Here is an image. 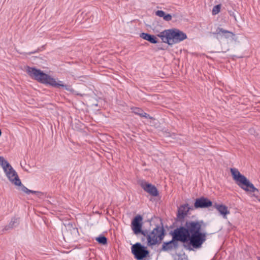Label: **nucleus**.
I'll return each mask as SVG.
<instances>
[{
    "label": "nucleus",
    "mask_w": 260,
    "mask_h": 260,
    "mask_svg": "<svg viewBox=\"0 0 260 260\" xmlns=\"http://www.w3.org/2000/svg\"><path fill=\"white\" fill-rule=\"evenodd\" d=\"M0 166L2 167L9 180L12 184L16 186L18 189L21 190L26 194L31 193L38 196L42 194V192L40 191L31 190L24 186L22 184L16 171L3 156H0Z\"/></svg>",
    "instance_id": "obj_1"
},
{
    "label": "nucleus",
    "mask_w": 260,
    "mask_h": 260,
    "mask_svg": "<svg viewBox=\"0 0 260 260\" xmlns=\"http://www.w3.org/2000/svg\"><path fill=\"white\" fill-rule=\"evenodd\" d=\"M203 221H189L185 223V228L190 236V245L194 248H200L206 240L207 233L201 232Z\"/></svg>",
    "instance_id": "obj_2"
},
{
    "label": "nucleus",
    "mask_w": 260,
    "mask_h": 260,
    "mask_svg": "<svg viewBox=\"0 0 260 260\" xmlns=\"http://www.w3.org/2000/svg\"><path fill=\"white\" fill-rule=\"evenodd\" d=\"M26 72L31 78L41 83L48 84L56 87L65 86L62 83V82L59 81L57 82L55 79L51 78L50 76L44 73L41 70L35 68L27 67Z\"/></svg>",
    "instance_id": "obj_3"
},
{
    "label": "nucleus",
    "mask_w": 260,
    "mask_h": 260,
    "mask_svg": "<svg viewBox=\"0 0 260 260\" xmlns=\"http://www.w3.org/2000/svg\"><path fill=\"white\" fill-rule=\"evenodd\" d=\"M157 36L164 43L169 45L178 43L187 38L184 32L176 28L165 30L159 33Z\"/></svg>",
    "instance_id": "obj_4"
},
{
    "label": "nucleus",
    "mask_w": 260,
    "mask_h": 260,
    "mask_svg": "<svg viewBox=\"0 0 260 260\" xmlns=\"http://www.w3.org/2000/svg\"><path fill=\"white\" fill-rule=\"evenodd\" d=\"M233 179L237 185L246 192H254L258 191L257 188L244 175H242L236 168L230 169Z\"/></svg>",
    "instance_id": "obj_5"
},
{
    "label": "nucleus",
    "mask_w": 260,
    "mask_h": 260,
    "mask_svg": "<svg viewBox=\"0 0 260 260\" xmlns=\"http://www.w3.org/2000/svg\"><path fill=\"white\" fill-rule=\"evenodd\" d=\"M164 229L161 228L156 227L149 233H146V236L148 245H153L160 242L164 237Z\"/></svg>",
    "instance_id": "obj_6"
},
{
    "label": "nucleus",
    "mask_w": 260,
    "mask_h": 260,
    "mask_svg": "<svg viewBox=\"0 0 260 260\" xmlns=\"http://www.w3.org/2000/svg\"><path fill=\"white\" fill-rule=\"evenodd\" d=\"M172 238L177 242L186 243L189 241L190 245V236L185 227L180 226L175 229L172 233Z\"/></svg>",
    "instance_id": "obj_7"
},
{
    "label": "nucleus",
    "mask_w": 260,
    "mask_h": 260,
    "mask_svg": "<svg viewBox=\"0 0 260 260\" xmlns=\"http://www.w3.org/2000/svg\"><path fill=\"white\" fill-rule=\"evenodd\" d=\"M132 252L138 260L143 259L149 254L146 247L142 246L140 243H137L132 246Z\"/></svg>",
    "instance_id": "obj_8"
},
{
    "label": "nucleus",
    "mask_w": 260,
    "mask_h": 260,
    "mask_svg": "<svg viewBox=\"0 0 260 260\" xmlns=\"http://www.w3.org/2000/svg\"><path fill=\"white\" fill-rule=\"evenodd\" d=\"M143 218L140 215H137L132 222V229L136 235L142 234L146 236L147 231H142Z\"/></svg>",
    "instance_id": "obj_9"
},
{
    "label": "nucleus",
    "mask_w": 260,
    "mask_h": 260,
    "mask_svg": "<svg viewBox=\"0 0 260 260\" xmlns=\"http://www.w3.org/2000/svg\"><path fill=\"white\" fill-rule=\"evenodd\" d=\"M139 183L146 192L152 196L156 197L158 196V192L154 185L146 182L144 180H140Z\"/></svg>",
    "instance_id": "obj_10"
},
{
    "label": "nucleus",
    "mask_w": 260,
    "mask_h": 260,
    "mask_svg": "<svg viewBox=\"0 0 260 260\" xmlns=\"http://www.w3.org/2000/svg\"><path fill=\"white\" fill-rule=\"evenodd\" d=\"M212 202L207 198L202 197L197 199L194 204L196 209L206 208L212 206Z\"/></svg>",
    "instance_id": "obj_11"
},
{
    "label": "nucleus",
    "mask_w": 260,
    "mask_h": 260,
    "mask_svg": "<svg viewBox=\"0 0 260 260\" xmlns=\"http://www.w3.org/2000/svg\"><path fill=\"white\" fill-rule=\"evenodd\" d=\"M178 242L173 239L167 242H164L162 246V250L164 251H169L178 247Z\"/></svg>",
    "instance_id": "obj_12"
},
{
    "label": "nucleus",
    "mask_w": 260,
    "mask_h": 260,
    "mask_svg": "<svg viewBox=\"0 0 260 260\" xmlns=\"http://www.w3.org/2000/svg\"><path fill=\"white\" fill-rule=\"evenodd\" d=\"M190 208L188 204L181 205L178 210L177 217L179 219H183L187 214Z\"/></svg>",
    "instance_id": "obj_13"
},
{
    "label": "nucleus",
    "mask_w": 260,
    "mask_h": 260,
    "mask_svg": "<svg viewBox=\"0 0 260 260\" xmlns=\"http://www.w3.org/2000/svg\"><path fill=\"white\" fill-rule=\"evenodd\" d=\"M214 207L224 218H226L227 215L230 214V211L228 210V207L225 205L215 204Z\"/></svg>",
    "instance_id": "obj_14"
},
{
    "label": "nucleus",
    "mask_w": 260,
    "mask_h": 260,
    "mask_svg": "<svg viewBox=\"0 0 260 260\" xmlns=\"http://www.w3.org/2000/svg\"><path fill=\"white\" fill-rule=\"evenodd\" d=\"M140 37L143 39L144 40L148 41L153 44H156L157 43L156 38L155 36L151 35L147 33H141L140 34Z\"/></svg>",
    "instance_id": "obj_15"
},
{
    "label": "nucleus",
    "mask_w": 260,
    "mask_h": 260,
    "mask_svg": "<svg viewBox=\"0 0 260 260\" xmlns=\"http://www.w3.org/2000/svg\"><path fill=\"white\" fill-rule=\"evenodd\" d=\"M19 220L18 218L13 217L8 225H7L4 228V230L7 231L10 229H13L14 227L17 226L19 224Z\"/></svg>",
    "instance_id": "obj_16"
},
{
    "label": "nucleus",
    "mask_w": 260,
    "mask_h": 260,
    "mask_svg": "<svg viewBox=\"0 0 260 260\" xmlns=\"http://www.w3.org/2000/svg\"><path fill=\"white\" fill-rule=\"evenodd\" d=\"M216 33L217 34H222V36L225 38H229L230 37L234 36V34L233 32L225 30L222 28H218L216 29Z\"/></svg>",
    "instance_id": "obj_17"
},
{
    "label": "nucleus",
    "mask_w": 260,
    "mask_h": 260,
    "mask_svg": "<svg viewBox=\"0 0 260 260\" xmlns=\"http://www.w3.org/2000/svg\"><path fill=\"white\" fill-rule=\"evenodd\" d=\"M132 110H133V112L140 116L141 117L150 118L149 115L148 114L145 113L142 109L139 108L134 107L132 108Z\"/></svg>",
    "instance_id": "obj_18"
},
{
    "label": "nucleus",
    "mask_w": 260,
    "mask_h": 260,
    "mask_svg": "<svg viewBox=\"0 0 260 260\" xmlns=\"http://www.w3.org/2000/svg\"><path fill=\"white\" fill-rule=\"evenodd\" d=\"M95 240L100 244L105 245L107 243V238L103 236L96 238Z\"/></svg>",
    "instance_id": "obj_19"
},
{
    "label": "nucleus",
    "mask_w": 260,
    "mask_h": 260,
    "mask_svg": "<svg viewBox=\"0 0 260 260\" xmlns=\"http://www.w3.org/2000/svg\"><path fill=\"white\" fill-rule=\"evenodd\" d=\"M220 5H217L214 6L212 9V14L216 15L220 12Z\"/></svg>",
    "instance_id": "obj_20"
},
{
    "label": "nucleus",
    "mask_w": 260,
    "mask_h": 260,
    "mask_svg": "<svg viewBox=\"0 0 260 260\" xmlns=\"http://www.w3.org/2000/svg\"><path fill=\"white\" fill-rule=\"evenodd\" d=\"M155 14L159 17H162L163 19L165 18V15H166V14L162 10H158L156 11Z\"/></svg>",
    "instance_id": "obj_21"
},
{
    "label": "nucleus",
    "mask_w": 260,
    "mask_h": 260,
    "mask_svg": "<svg viewBox=\"0 0 260 260\" xmlns=\"http://www.w3.org/2000/svg\"><path fill=\"white\" fill-rule=\"evenodd\" d=\"M172 18V16L169 14H166L165 15V18L164 19L165 21H169L171 20Z\"/></svg>",
    "instance_id": "obj_22"
},
{
    "label": "nucleus",
    "mask_w": 260,
    "mask_h": 260,
    "mask_svg": "<svg viewBox=\"0 0 260 260\" xmlns=\"http://www.w3.org/2000/svg\"><path fill=\"white\" fill-rule=\"evenodd\" d=\"M257 259H258V260H260V257H257Z\"/></svg>",
    "instance_id": "obj_23"
},
{
    "label": "nucleus",
    "mask_w": 260,
    "mask_h": 260,
    "mask_svg": "<svg viewBox=\"0 0 260 260\" xmlns=\"http://www.w3.org/2000/svg\"><path fill=\"white\" fill-rule=\"evenodd\" d=\"M253 196L255 197V198H257V196H255L254 194H253Z\"/></svg>",
    "instance_id": "obj_24"
},
{
    "label": "nucleus",
    "mask_w": 260,
    "mask_h": 260,
    "mask_svg": "<svg viewBox=\"0 0 260 260\" xmlns=\"http://www.w3.org/2000/svg\"><path fill=\"white\" fill-rule=\"evenodd\" d=\"M258 201L260 202V199H258Z\"/></svg>",
    "instance_id": "obj_25"
}]
</instances>
